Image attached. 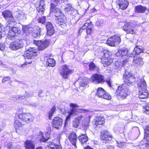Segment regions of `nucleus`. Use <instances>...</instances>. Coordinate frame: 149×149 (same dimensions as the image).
<instances>
[{
	"instance_id": "obj_32",
	"label": "nucleus",
	"mask_w": 149,
	"mask_h": 149,
	"mask_svg": "<svg viewBox=\"0 0 149 149\" xmlns=\"http://www.w3.org/2000/svg\"><path fill=\"white\" fill-rule=\"evenodd\" d=\"M46 149H57L56 144L53 142L50 141L47 143Z\"/></svg>"
},
{
	"instance_id": "obj_22",
	"label": "nucleus",
	"mask_w": 149,
	"mask_h": 149,
	"mask_svg": "<svg viewBox=\"0 0 149 149\" xmlns=\"http://www.w3.org/2000/svg\"><path fill=\"white\" fill-rule=\"evenodd\" d=\"M116 3L120 8L123 10L126 9L129 5V2L127 0H117Z\"/></svg>"
},
{
	"instance_id": "obj_47",
	"label": "nucleus",
	"mask_w": 149,
	"mask_h": 149,
	"mask_svg": "<svg viewBox=\"0 0 149 149\" xmlns=\"http://www.w3.org/2000/svg\"><path fill=\"white\" fill-rule=\"evenodd\" d=\"M5 31L4 26L1 24L0 23V38L2 37V34Z\"/></svg>"
},
{
	"instance_id": "obj_64",
	"label": "nucleus",
	"mask_w": 149,
	"mask_h": 149,
	"mask_svg": "<svg viewBox=\"0 0 149 149\" xmlns=\"http://www.w3.org/2000/svg\"><path fill=\"white\" fill-rule=\"evenodd\" d=\"M18 111L21 112L23 111V110L22 108H19V109H18Z\"/></svg>"
},
{
	"instance_id": "obj_60",
	"label": "nucleus",
	"mask_w": 149,
	"mask_h": 149,
	"mask_svg": "<svg viewBox=\"0 0 149 149\" xmlns=\"http://www.w3.org/2000/svg\"><path fill=\"white\" fill-rule=\"evenodd\" d=\"M125 63L124 64H123V62L122 63H120V64L118 62H117L116 63L115 65L116 66H117L118 67H120L121 66H122L123 67V65L125 64Z\"/></svg>"
},
{
	"instance_id": "obj_45",
	"label": "nucleus",
	"mask_w": 149,
	"mask_h": 149,
	"mask_svg": "<svg viewBox=\"0 0 149 149\" xmlns=\"http://www.w3.org/2000/svg\"><path fill=\"white\" fill-rule=\"evenodd\" d=\"M92 26L91 22L90 23L86 22L82 26V29H87L88 28H89Z\"/></svg>"
},
{
	"instance_id": "obj_8",
	"label": "nucleus",
	"mask_w": 149,
	"mask_h": 149,
	"mask_svg": "<svg viewBox=\"0 0 149 149\" xmlns=\"http://www.w3.org/2000/svg\"><path fill=\"white\" fill-rule=\"evenodd\" d=\"M123 79L125 83L129 85L135 81L134 77L132 74L126 70L123 76Z\"/></svg>"
},
{
	"instance_id": "obj_57",
	"label": "nucleus",
	"mask_w": 149,
	"mask_h": 149,
	"mask_svg": "<svg viewBox=\"0 0 149 149\" xmlns=\"http://www.w3.org/2000/svg\"><path fill=\"white\" fill-rule=\"evenodd\" d=\"M8 149H21L20 146H17L14 147H12L11 146Z\"/></svg>"
},
{
	"instance_id": "obj_41",
	"label": "nucleus",
	"mask_w": 149,
	"mask_h": 149,
	"mask_svg": "<svg viewBox=\"0 0 149 149\" xmlns=\"http://www.w3.org/2000/svg\"><path fill=\"white\" fill-rule=\"evenodd\" d=\"M56 109L55 107H53L51 108L49 112V118L51 120L52 117L53 116L54 112L56 110Z\"/></svg>"
},
{
	"instance_id": "obj_56",
	"label": "nucleus",
	"mask_w": 149,
	"mask_h": 149,
	"mask_svg": "<svg viewBox=\"0 0 149 149\" xmlns=\"http://www.w3.org/2000/svg\"><path fill=\"white\" fill-rule=\"evenodd\" d=\"M5 45L4 44L2 43H0V50L2 51L4 50Z\"/></svg>"
},
{
	"instance_id": "obj_28",
	"label": "nucleus",
	"mask_w": 149,
	"mask_h": 149,
	"mask_svg": "<svg viewBox=\"0 0 149 149\" xmlns=\"http://www.w3.org/2000/svg\"><path fill=\"white\" fill-rule=\"evenodd\" d=\"M2 15L3 17L6 19L8 18V20L14 19L13 17L11 12L8 10H6L2 12Z\"/></svg>"
},
{
	"instance_id": "obj_20",
	"label": "nucleus",
	"mask_w": 149,
	"mask_h": 149,
	"mask_svg": "<svg viewBox=\"0 0 149 149\" xmlns=\"http://www.w3.org/2000/svg\"><path fill=\"white\" fill-rule=\"evenodd\" d=\"M56 21L58 25L61 27L63 28L64 27L65 23L67 21L66 17L64 15L58 17L56 19Z\"/></svg>"
},
{
	"instance_id": "obj_1",
	"label": "nucleus",
	"mask_w": 149,
	"mask_h": 149,
	"mask_svg": "<svg viewBox=\"0 0 149 149\" xmlns=\"http://www.w3.org/2000/svg\"><path fill=\"white\" fill-rule=\"evenodd\" d=\"M15 22L14 19L8 20L6 23V26L9 28V31L8 33V37H13L17 35L20 32V29L18 27L13 26Z\"/></svg>"
},
{
	"instance_id": "obj_62",
	"label": "nucleus",
	"mask_w": 149,
	"mask_h": 149,
	"mask_svg": "<svg viewBox=\"0 0 149 149\" xmlns=\"http://www.w3.org/2000/svg\"><path fill=\"white\" fill-rule=\"evenodd\" d=\"M60 0H53V1L55 3L57 4L60 2Z\"/></svg>"
},
{
	"instance_id": "obj_51",
	"label": "nucleus",
	"mask_w": 149,
	"mask_h": 149,
	"mask_svg": "<svg viewBox=\"0 0 149 149\" xmlns=\"http://www.w3.org/2000/svg\"><path fill=\"white\" fill-rule=\"evenodd\" d=\"M55 7L56 5L53 3H51L50 4V12H53L54 11Z\"/></svg>"
},
{
	"instance_id": "obj_5",
	"label": "nucleus",
	"mask_w": 149,
	"mask_h": 149,
	"mask_svg": "<svg viewBox=\"0 0 149 149\" xmlns=\"http://www.w3.org/2000/svg\"><path fill=\"white\" fill-rule=\"evenodd\" d=\"M115 55L117 56L125 57V59L123 61V64L126 63L127 62V58L133 56V54H131L128 49L125 48H123L118 49Z\"/></svg>"
},
{
	"instance_id": "obj_37",
	"label": "nucleus",
	"mask_w": 149,
	"mask_h": 149,
	"mask_svg": "<svg viewBox=\"0 0 149 149\" xmlns=\"http://www.w3.org/2000/svg\"><path fill=\"white\" fill-rule=\"evenodd\" d=\"M56 64L55 61L53 58H48L46 61V64L48 66L54 67Z\"/></svg>"
},
{
	"instance_id": "obj_63",
	"label": "nucleus",
	"mask_w": 149,
	"mask_h": 149,
	"mask_svg": "<svg viewBox=\"0 0 149 149\" xmlns=\"http://www.w3.org/2000/svg\"><path fill=\"white\" fill-rule=\"evenodd\" d=\"M84 149H93L92 148L89 146H87L85 147Z\"/></svg>"
},
{
	"instance_id": "obj_6",
	"label": "nucleus",
	"mask_w": 149,
	"mask_h": 149,
	"mask_svg": "<svg viewBox=\"0 0 149 149\" xmlns=\"http://www.w3.org/2000/svg\"><path fill=\"white\" fill-rule=\"evenodd\" d=\"M99 55L102 63L103 64L104 67H107L112 63V58L110 57H107L108 54L106 50L101 52L99 54Z\"/></svg>"
},
{
	"instance_id": "obj_38",
	"label": "nucleus",
	"mask_w": 149,
	"mask_h": 149,
	"mask_svg": "<svg viewBox=\"0 0 149 149\" xmlns=\"http://www.w3.org/2000/svg\"><path fill=\"white\" fill-rule=\"evenodd\" d=\"M49 133L46 134L45 135L41 134V138L40 139V141L42 142H46L49 138Z\"/></svg>"
},
{
	"instance_id": "obj_30",
	"label": "nucleus",
	"mask_w": 149,
	"mask_h": 149,
	"mask_svg": "<svg viewBox=\"0 0 149 149\" xmlns=\"http://www.w3.org/2000/svg\"><path fill=\"white\" fill-rule=\"evenodd\" d=\"M134 9L136 12L139 13H143L146 10V8L141 5H138L135 6Z\"/></svg>"
},
{
	"instance_id": "obj_26",
	"label": "nucleus",
	"mask_w": 149,
	"mask_h": 149,
	"mask_svg": "<svg viewBox=\"0 0 149 149\" xmlns=\"http://www.w3.org/2000/svg\"><path fill=\"white\" fill-rule=\"evenodd\" d=\"M25 147L26 149H34L35 144L33 141L27 140L25 142Z\"/></svg>"
},
{
	"instance_id": "obj_11",
	"label": "nucleus",
	"mask_w": 149,
	"mask_h": 149,
	"mask_svg": "<svg viewBox=\"0 0 149 149\" xmlns=\"http://www.w3.org/2000/svg\"><path fill=\"white\" fill-rule=\"evenodd\" d=\"M71 73L72 70L69 69V66L65 65L62 66L60 74L64 78L67 79L68 75Z\"/></svg>"
},
{
	"instance_id": "obj_17",
	"label": "nucleus",
	"mask_w": 149,
	"mask_h": 149,
	"mask_svg": "<svg viewBox=\"0 0 149 149\" xmlns=\"http://www.w3.org/2000/svg\"><path fill=\"white\" fill-rule=\"evenodd\" d=\"M33 48H30L25 51L24 54L25 59H33L37 55L36 52L33 51Z\"/></svg>"
},
{
	"instance_id": "obj_3",
	"label": "nucleus",
	"mask_w": 149,
	"mask_h": 149,
	"mask_svg": "<svg viewBox=\"0 0 149 149\" xmlns=\"http://www.w3.org/2000/svg\"><path fill=\"white\" fill-rule=\"evenodd\" d=\"M70 106L72 108L70 109L68 112V115L66 118L65 125H66L67 124L68 120L71 117H73L77 115L78 112L84 113L87 111L86 110L84 109H79V106L76 104L71 103Z\"/></svg>"
},
{
	"instance_id": "obj_24",
	"label": "nucleus",
	"mask_w": 149,
	"mask_h": 149,
	"mask_svg": "<svg viewBox=\"0 0 149 149\" xmlns=\"http://www.w3.org/2000/svg\"><path fill=\"white\" fill-rule=\"evenodd\" d=\"M46 27L47 29V34L51 36L54 33V29L52 24L50 22L46 23Z\"/></svg>"
},
{
	"instance_id": "obj_42",
	"label": "nucleus",
	"mask_w": 149,
	"mask_h": 149,
	"mask_svg": "<svg viewBox=\"0 0 149 149\" xmlns=\"http://www.w3.org/2000/svg\"><path fill=\"white\" fill-rule=\"evenodd\" d=\"M14 126L16 129H18L22 126L21 123L18 120H15L14 123Z\"/></svg>"
},
{
	"instance_id": "obj_13",
	"label": "nucleus",
	"mask_w": 149,
	"mask_h": 149,
	"mask_svg": "<svg viewBox=\"0 0 149 149\" xmlns=\"http://www.w3.org/2000/svg\"><path fill=\"white\" fill-rule=\"evenodd\" d=\"M100 139L101 140L107 142L111 141L112 139V136L110 132L104 130L101 132Z\"/></svg>"
},
{
	"instance_id": "obj_35",
	"label": "nucleus",
	"mask_w": 149,
	"mask_h": 149,
	"mask_svg": "<svg viewBox=\"0 0 149 149\" xmlns=\"http://www.w3.org/2000/svg\"><path fill=\"white\" fill-rule=\"evenodd\" d=\"M145 131L144 139L146 141H149V126L145 127L144 128Z\"/></svg>"
},
{
	"instance_id": "obj_31",
	"label": "nucleus",
	"mask_w": 149,
	"mask_h": 149,
	"mask_svg": "<svg viewBox=\"0 0 149 149\" xmlns=\"http://www.w3.org/2000/svg\"><path fill=\"white\" fill-rule=\"evenodd\" d=\"M89 82V79L87 77H83L80 80L79 84L82 87L86 86Z\"/></svg>"
},
{
	"instance_id": "obj_61",
	"label": "nucleus",
	"mask_w": 149,
	"mask_h": 149,
	"mask_svg": "<svg viewBox=\"0 0 149 149\" xmlns=\"http://www.w3.org/2000/svg\"><path fill=\"white\" fill-rule=\"evenodd\" d=\"M148 142L146 143L145 145L146 146L147 148H149V141H146Z\"/></svg>"
},
{
	"instance_id": "obj_54",
	"label": "nucleus",
	"mask_w": 149,
	"mask_h": 149,
	"mask_svg": "<svg viewBox=\"0 0 149 149\" xmlns=\"http://www.w3.org/2000/svg\"><path fill=\"white\" fill-rule=\"evenodd\" d=\"M10 78L9 77L7 76L4 77L2 80V82L4 83L6 81L9 80Z\"/></svg>"
},
{
	"instance_id": "obj_15",
	"label": "nucleus",
	"mask_w": 149,
	"mask_h": 149,
	"mask_svg": "<svg viewBox=\"0 0 149 149\" xmlns=\"http://www.w3.org/2000/svg\"><path fill=\"white\" fill-rule=\"evenodd\" d=\"M45 0H38L35 4L37 11L40 14H43L44 11Z\"/></svg>"
},
{
	"instance_id": "obj_43",
	"label": "nucleus",
	"mask_w": 149,
	"mask_h": 149,
	"mask_svg": "<svg viewBox=\"0 0 149 149\" xmlns=\"http://www.w3.org/2000/svg\"><path fill=\"white\" fill-rule=\"evenodd\" d=\"M24 95H17L14 96L13 97L12 99V100L14 101H16L18 99L20 100H21L22 99H24Z\"/></svg>"
},
{
	"instance_id": "obj_50",
	"label": "nucleus",
	"mask_w": 149,
	"mask_h": 149,
	"mask_svg": "<svg viewBox=\"0 0 149 149\" xmlns=\"http://www.w3.org/2000/svg\"><path fill=\"white\" fill-rule=\"evenodd\" d=\"M79 124L80 123L75 119L73 121V126L75 128H77L79 126Z\"/></svg>"
},
{
	"instance_id": "obj_49",
	"label": "nucleus",
	"mask_w": 149,
	"mask_h": 149,
	"mask_svg": "<svg viewBox=\"0 0 149 149\" xmlns=\"http://www.w3.org/2000/svg\"><path fill=\"white\" fill-rule=\"evenodd\" d=\"M93 29L92 26L86 29V33L87 35H91L93 32Z\"/></svg>"
},
{
	"instance_id": "obj_23",
	"label": "nucleus",
	"mask_w": 149,
	"mask_h": 149,
	"mask_svg": "<svg viewBox=\"0 0 149 149\" xmlns=\"http://www.w3.org/2000/svg\"><path fill=\"white\" fill-rule=\"evenodd\" d=\"M133 64L136 67H141L144 64V62L142 58L139 57H133Z\"/></svg>"
},
{
	"instance_id": "obj_10",
	"label": "nucleus",
	"mask_w": 149,
	"mask_h": 149,
	"mask_svg": "<svg viewBox=\"0 0 149 149\" xmlns=\"http://www.w3.org/2000/svg\"><path fill=\"white\" fill-rule=\"evenodd\" d=\"M97 95L100 97L107 100H110L111 98L109 94L106 92L103 89L101 88H99L98 89Z\"/></svg>"
},
{
	"instance_id": "obj_4",
	"label": "nucleus",
	"mask_w": 149,
	"mask_h": 149,
	"mask_svg": "<svg viewBox=\"0 0 149 149\" xmlns=\"http://www.w3.org/2000/svg\"><path fill=\"white\" fill-rule=\"evenodd\" d=\"M129 90L125 84H122L119 86L116 94L118 96V98L122 100L126 98L129 95Z\"/></svg>"
},
{
	"instance_id": "obj_59",
	"label": "nucleus",
	"mask_w": 149,
	"mask_h": 149,
	"mask_svg": "<svg viewBox=\"0 0 149 149\" xmlns=\"http://www.w3.org/2000/svg\"><path fill=\"white\" fill-rule=\"evenodd\" d=\"M96 24L97 26H102L103 25V23L101 21H98L96 22Z\"/></svg>"
},
{
	"instance_id": "obj_39",
	"label": "nucleus",
	"mask_w": 149,
	"mask_h": 149,
	"mask_svg": "<svg viewBox=\"0 0 149 149\" xmlns=\"http://www.w3.org/2000/svg\"><path fill=\"white\" fill-rule=\"evenodd\" d=\"M54 11V15L56 17L64 15L61 10L58 8H56Z\"/></svg>"
},
{
	"instance_id": "obj_52",
	"label": "nucleus",
	"mask_w": 149,
	"mask_h": 149,
	"mask_svg": "<svg viewBox=\"0 0 149 149\" xmlns=\"http://www.w3.org/2000/svg\"><path fill=\"white\" fill-rule=\"evenodd\" d=\"M95 68V64L93 63H91L89 65V68L90 70H93Z\"/></svg>"
},
{
	"instance_id": "obj_25",
	"label": "nucleus",
	"mask_w": 149,
	"mask_h": 149,
	"mask_svg": "<svg viewBox=\"0 0 149 149\" xmlns=\"http://www.w3.org/2000/svg\"><path fill=\"white\" fill-rule=\"evenodd\" d=\"M104 123V118L100 116L97 117L92 121L93 124L96 125L97 126L98 125H102Z\"/></svg>"
},
{
	"instance_id": "obj_19",
	"label": "nucleus",
	"mask_w": 149,
	"mask_h": 149,
	"mask_svg": "<svg viewBox=\"0 0 149 149\" xmlns=\"http://www.w3.org/2000/svg\"><path fill=\"white\" fill-rule=\"evenodd\" d=\"M68 139L70 143L76 148L77 137L75 133L74 132H71L68 136Z\"/></svg>"
},
{
	"instance_id": "obj_9",
	"label": "nucleus",
	"mask_w": 149,
	"mask_h": 149,
	"mask_svg": "<svg viewBox=\"0 0 149 149\" xmlns=\"http://www.w3.org/2000/svg\"><path fill=\"white\" fill-rule=\"evenodd\" d=\"M121 39L118 36H113L109 38L107 40V43L110 46H115L120 43Z\"/></svg>"
},
{
	"instance_id": "obj_34",
	"label": "nucleus",
	"mask_w": 149,
	"mask_h": 149,
	"mask_svg": "<svg viewBox=\"0 0 149 149\" xmlns=\"http://www.w3.org/2000/svg\"><path fill=\"white\" fill-rule=\"evenodd\" d=\"M37 29V31H36L33 33L32 36L34 38H38L40 36H41L42 35L41 29L38 27Z\"/></svg>"
},
{
	"instance_id": "obj_2",
	"label": "nucleus",
	"mask_w": 149,
	"mask_h": 149,
	"mask_svg": "<svg viewBox=\"0 0 149 149\" xmlns=\"http://www.w3.org/2000/svg\"><path fill=\"white\" fill-rule=\"evenodd\" d=\"M138 86L139 89V97L141 99L147 97L148 92L146 88V82L143 78L139 79L138 83Z\"/></svg>"
},
{
	"instance_id": "obj_21",
	"label": "nucleus",
	"mask_w": 149,
	"mask_h": 149,
	"mask_svg": "<svg viewBox=\"0 0 149 149\" xmlns=\"http://www.w3.org/2000/svg\"><path fill=\"white\" fill-rule=\"evenodd\" d=\"M24 46V44L21 41L14 42L10 43V48L13 50H16L21 49Z\"/></svg>"
},
{
	"instance_id": "obj_40",
	"label": "nucleus",
	"mask_w": 149,
	"mask_h": 149,
	"mask_svg": "<svg viewBox=\"0 0 149 149\" xmlns=\"http://www.w3.org/2000/svg\"><path fill=\"white\" fill-rule=\"evenodd\" d=\"M16 18L19 20H24L26 19V17L24 13L21 12L17 15Z\"/></svg>"
},
{
	"instance_id": "obj_58",
	"label": "nucleus",
	"mask_w": 149,
	"mask_h": 149,
	"mask_svg": "<svg viewBox=\"0 0 149 149\" xmlns=\"http://www.w3.org/2000/svg\"><path fill=\"white\" fill-rule=\"evenodd\" d=\"M24 96L25 98H27L31 97V95L30 94V93H29L28 92H26L25 94L24 95Z\"/></svg>"
},
{
	"instance_id": "obj_46",
	"label": "nucleus",
	"mask_w": 149,
	"mask_h": 149,
	"mask_svg": "<svg viewBox=\"0 0 149 149\" xmlns=\"http://www.w3.org/2000/svg\"><path fill=\"white\" fill-rule=\"evenodd\" d=\"M38 21L39 23L43 24L45 22L46 18L45 17H42L38 19Z\"/></svg>"
},
{
	"instance_id": "obj_44",
	"label": "nucleus",
	"mask_w": 149,
	"mask_h": 149,
	"mask_svg": "<svg viewBox=\"0 0 149 149\" xmlns=\"http://www.w3.org/2000/svg\"><path fill=\"white\" fill-rule=\"evenodd\" d=\"M22 30L24 33H26L27 35L28 36L29 35V33L31 32V31L26 26L24 27L23 28Z\"/></svg>"
},
{
	"instance_id": "obj_18",
	"label": "nucleus",
	"mask_w": 149,
	"mask_h": 149,
	"mask_svg": "<svg viewBox=\"0 0 149 149\" xmlns=\"http://www.w3.org/2000/svg\"><path fill=\"white\" fill-rule=\"evenodd\" d=\"M123 29L127 33L133 34L135 32L134 26L129 22H126L124 23Z\"/></svg>"
},
{
	"instance_id": "obj_14",
	"label": "nucleus",
	"mask_w": 149,
	"mask_h": 149,
	"mask_svg": "<svg viewBox=\"0 0 149 149\" xmlns=\"http://www.w3.org/2000/svg\"><path fill=\"white\" fill-rule=\"evenodd\" d=\"M104 76L98 74H95L91 76V80L95 84H99L104 81Z\"/></svg>"
},
{
	"instance_id": "obj_53",
	"label": "nucleus",
	"mask_w": 149,
	"mask_h": 149,
	"mask_svg": "<svg viewBox=\"0 0 149 149\" xmlns=\"http://www.w3.org/2000/svg\"><path fill=\"white\" fill-rule=\"evenodd\" d=\"M144 109H145L144 111L145 113L147 114H149V103L148 105L144 107Z\"/></svg>"
},
{
	"instance_id": "obj_36",
	"label": "nucleus",
	"mask_w": 149,
	"mask_h": 149,
	"mask_svg": "<svg viewBox=\"0 0 149 149\" xmlns=\"http://www.w3.org/2000/svg\"><path fill=\"white\" fill-rule=\"evenodd\" d=\"M67 7L64 8V10L65 12H69L71 13L72 12L76 11V10L74 9L72 6L69 3L66 4Z\"/></svg>"
},
{
	"instance_id": "obj_55",
	"label": "nucleus",
	"mask_w": 149,
	"mask_h": 149,
	"mask_svg": "<svg viewBox=\"0 0 149 149\" xmlns=\"http://www.w3.org/2000/svg\"><path fill=\"white\" fill-rule=\"evenodd\" d=\"M117 143L118 144V146L120 148H122L125 144V143L124 142H119L117 141Z\"/></svg>"
},
{
	"instance_id": "obj_12",
	"label": "nucleus",
	"mask_w": 149,
	"mask_h": 149,
	"mask_svg": "<svg viewBox=\"0 0 149 149\" xmlns=\"http://www.w3.org/2000/svg\"><path fill=\"white\" fill-rule=\"evenodd\" d=\"M18 117L21 120L27 122L33 121L34 119V117L29 113H20Z\"/></svg>"
},
{
	"instance_id": "obj_29",
	"label": "nucleus",
	"mask_w": 149,
	"mask_h": 149,
	"mask_svg": "<svg viewBox=\"0 0 149 149\" xmlns=\"http://www.w3.org/2000/svg\"><path fill=\"white\" fill-rule=\"evenodd\" d=\"M90 119L88 117H85L84 118V120H83L82 124V127L85 129H86L89 127V124Z\"/></svg>"
},
{
	"instance_id": "obj_7",
	"label": "nucleus",
	"mask_w": 149,
	"mask_h": 149,
	"mask_svg": "<svg viewBox=\"0 0 149 149\" xmlns=\"http://www.w3.org/2000/svg\"><path fill=\"white\" fill-rule=\"evenodd\" d=\"M33 43L38 46V50L41 51L47 47L50 44V42L48 40L43 41L34 40Z\"/></svg>"
},
{
	"instance_id": "obj_27",
	"label": "nucleus",
	"mask_w": 149,
	"mask_h": 149,
	"mask_svg": "<svg viewBox=\"0 0 149 149\" xmlns=\"http://www.w3.org/2000/svg\"><path fill=\"white\" fill-rule=\"evenodd\" d=\"M143 51V47L141 46H136L134 48L132 52L131 53L133 54V57L135 56V55H138L142 52Z\"/></svg>"
},
{
	"instance_id": "obj_33",
	"label": "nucleus",
	"mask_w": 149,
	"mask_h": 149,
	"mask_svg": "<svg viewBox=\"0 0 149 149\" xmlns=\"http://www.w3.org/2000/svg\"><path fill=\"white\" fill-rule=\"evenodd\" d=\"M78 138L82 144L86 143L88 140V137L85 134H82L81 136H78Z\"/></svg>"
},
{
	"instance_id": "obj_48",
	"label": "nucleus",
	"mask_w": 149,
	"mask_h": 149,
	"mask_svg": "<svg viewBox=\"0 0 149 149\" xmlns=\"http://www.w3.org/2000/svg\"><path fill=\"white\" fill-rule=\"evenodd\" d=\"M84 117L82 115L79 116L75 118V119L77 120L78 122L80 123V121L81 120L83 119V120H84Z\"/></svg>"
},
{
	"instance_id": "obj_16",
	"label": "nucleus",
	"mask_w": 149,
	"mask_h": 149,
	"mask_svg": "<svg viewBox=\"0 0 149 149\" xmlns=\"http://www.w3.org/2000/svg\"><path fill=\"white\" fill-rule=\"evenodd\" d=\"M63 125L62 119L58 117H54L53 120L52 125L54 128L59 130Z\"/></svg>"
}]
</instances>
